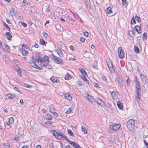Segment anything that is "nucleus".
<instances>
[{"label":"nucleus","mask_w":148,"mask_h":148,"mask_svg":"<svg viewBox=\"0 0 148 148\" xmlns=\"http://www.w3.org/2000/svg\"><path fill=\"white\" fill-rule=\"evenodd\" d=\"M127 126L130 131L133 130L135 127V122L133 119H130L127 122Z\"/></svg>","instance_id":"nucleus-1"},{"label":"nucleus","mask_w":148,"mask_h":148,"mask_svg":"<svg viewBox=\"0 0 148 148\" xmlns=\"http://www.w3.org/2000/svg\"><path fill=\"white\" fill-rule=\"evenodd\" d=\"M56 138L61 140H64V139L66 141L67 139H69L65 135L63 134L61 132H60V133H58L57 134V136H56Z\"/></svg>","instance_id":"nucleus-2"},{"label":"nucleus","mask_w":148,"mask_h":148,"mask_svg":"<svg viewBox=\"0 0 148 148\" xmlns=\"http://www.w3.org/2000/svg\"><path fill=\"white\" fill-rule=\"evenodd\" d=\"M118 56L119 58L123 59L124 58V53L121 47H120L118 49Z\"/></svg>","instance_id":"nucleus-3"},{"label":"nucleus","mask_w":148,"mask_h":148,"mask_svg":"<svg viewBox=\"0 0 148 148\" xmlns=\"http://www.w3.org/2000/svg\"><path fill=\"white\" fill-rule=\"evenodd\" d=\"M68 142L73 147L75 148H81L79 145L77 143L73 141H71L69 139H67Z\"/></svg>","instance_id":"nucleus-4"},{"label":"nucleus","mask_w":148,"mask_h":148,"mask_svg":"<svg viewBox=\"0 0 148 148\" xmlns=\"http://www.w3.org/2000/svg\"><path fill=\"white\" fill-rule=\"evenodd\" d=\"M42 57L41 55L39 53H37L36 54L34 58V61L36 62H41L42 61Z\"/></svg>","instance_id":"nucleus-5"},{"label":"nucleus","mask_w":148,"mask_h":148,"mask_svg":"<svg viewBox=\"0 0 148 148\" xmlns=\"http://www.w3.org/2000/svg\"><path fill=\"white\" fill-rule=\"evenodd\" d=\"M52 58L55 63L58 64H61L62 63V60L60 58L55 57L53 54H52Z\"/></svg>","instance_id":"nucleus-6"},{"label":"nucleus","mask_w":148,"mask_h":148,"mask_svg":"<svg viewBox=\"0 0 148 148\" xmlns=\"http://www.w3.org/2000/svg\"><path fill=\"white\" fill-rule=\"evenodd\" d=\"M121 125L119 124H115L114 125H110L109 128L113 130H117L120 128Z\"/></svg>","instance_id":"nucleus-7"},{"label":"nucleus","mask_w":148,"mask_h":148,"mask_svg":"<svg viewBox=\"0 0 148 148\" xmlns=\"http://www.w3.org/2000/svg\"><path fill=\"white\" fill-rule=\"evenodd\" d=\"M140 77L143 82L145 84H147L148 83V80L147 77L145 76L143 74L140 75Z\"/></svg>","instance_id":"nucleus-8"},{"label":"nucleus","mask_w":148,"mask_h":148,"mask_svg":"<svg viewBox=\"0 0 148 148\" xmlns=\"http://www.w3.org/2000/svg\"><path fill=\"white\" fill-rule=\"evenodd\" d=\"M15 95H13L11 93L5 95V97L6 99H12L15 97Z\"/></svg>","instance_id":"nucleus-9"},{"label":"nucleus","mask_w":148,"mask_h":148,"mask_svg":"<svg viewBox=\"0 0 148 148\" xmlns=\"http://www.w3.org/2000/svg\"><path fill=\"white\" fill-rule=\"evenodd\" d=\"M41 62H44L45 63H48V64L49 62V57L47 56H44L43 58H42V61Z\"/></svg>","instance_id":"nucleus-10"},{"label":"nucleus","mask_w":148,"mask_h":148,"mask_svg":"<svg viewBox=\"0 0 148 148\" xmlns=\"http://www.w3.org/2000/svg\"><path fill=\"white\" fill-rule=\"evenodd\" d=\"M2 47L3 49L6 52H8L9 50V47L5 43H4Z\"/></svg>","instance_id":"nucleus-11"},{"label":"nucleus","mask_w":148,"mask_h":148,"mask_svg":"<svg viewBox=\"0 0 148 148\" xmlns=\"http://www.w3.org/2000/svg\"><path fill=\"white\" fill-rule=\"evenodd\" d=\"M50 79L52 82H53L58 83L59 82L58 79L56 77L54 76L51 77Z\"/></svg>","instance_id":"nucleus-12"},{"label":"nucleus","mask_w":148,"mask_h":148,"mask_svg":"<svg viewBox=\"0 0 148 148\" xmlns=\"http://www.w3.org/2000/svg\"><path fill=\"white\" fill-rule=\"evenodd\" d=\"M87 96L86 97V98L91 103H93V101H94V99L91 96H90L88 94H87Z\"/></svg>","instance_id":"nucleus-13"},{"label":"nucleus","mask_w":148,"mask_h":148,"mask_svg":"<svg viewBox=\"0 0 148 148\" xmlns=\"http://www.w3.org/2000/svg\"><path fill=\"white\" fill-rule=\"evenodd\" d=\"M109 92L111 94V96L113 99H114L116 98L117 94L115 91H110Z\"/></svg>","instance_id":"nucleus-14"},{"label":"nucleus","mask_w":148,"mask_h":148,"mask_svg":"<svg viewBox=\"0 0 148 148\" xmlns=\"http://www.w3.org/2000/svg\"><path fill=\"white\" fill-rule=\"evenodd\" d=\"M56 29L60 31H63V28L60 25L57 24L55 25Z\"/></svg>","instance_id":"nucleus-15"},{"label":"nucleus","mask_w":148,"mask_h":148,"mask_svg":"<svg viewBox=\"0 0 148 148\" xmlns=\"http://www.w3.org/2000/svg\"><path fill=\"white\" fill-rule=\"evenodd\" d=\"M136 83V91H140V86L139 82H137L135 83Z\"/></svg>","instance_id":"nucleus-16"},{"label":"nucleus","mask_w":148,"mask_h":148,"mask_svg":"<svg viewBox=\"0 0 148 148\" xmlns=\"http://www.w3.org/2000/svg\"><path fill=\"white\" fill-rule=\"evenodd\" d=\"M134 29L138 33H141V27L138 25H136L134 26Z\"/></svg>","instance_id":"nucleus-17"},{"label":"nucleus","mask_w":148,"mask_h":148,"mask_svg":"<svg viewBox=\"0 0 148 148\" xmlns=\"http://www.w3.org/2000/svg\"><path fill=\"white\" fill-rule=\"evenodd\" d=\"M56 51L60 57H62L63 56V53L60 50L57 49L56 50Z\"/></svg>","instance_id":"nucleus-18"},{"label":"nucleus","mask_w":148,"mask_h":148,"mask_svg":"<svg viewBox=\"0 0 148 148\" xmlns=\"http://www.w3.org/2000/svg\"><path fill=\"white\" fill-rule=\"evenodd\" d=\"M117 104L118 107L120 109H122L123 108V104L120 101H118L117 102Z\"/></svg>","instance_id":"nucleus-19"},{"label":"nucleus","mask_w":148,"mask_h":148,"mask_svg":"<svg viewBox=\"0 0 148 148\" xmlns=\"http://www.w3.org/2000/svg\"><path fill=\"white\" fill-rule=\"evenodd\" d=\"M30 64L31 66L37 69L38 67V65L34 62H31Z\"/></svg>","instance_id":"nucleus-20"},{"label":"nucleus","mask_w":148,"mask_h":148,"mask_svg":"<svg viewBox=\"0 0 148 148\" xmlns=\"http://www.w3.org/2000/svg\"><path fill=\"white\" fill-rule=\"evenodd\" d=\"M22 53L24 56H27L28 54V51H26L24 48L22 49Z\"/></svg>","instance_id":"nucleus-21"},{"label":"nucleus","mask_w":148,"mask_h":148,"mask_svg":"<svg viewBox=\"0 0 148 148\" xmlns=\"http://www.w3.org/2000/svg\"><path fill=\"white\" fill-rule=\"evenodd\" d=\"M105 11L106 13L108 14H110L112 12L111 11V8L110 7H108L106 9Z\"/></svg>","instance_id":"nucleus-22"},{"label":"nucleus","mask_w":148,"mask_h":148,"mask_svg":"<svg viewBox=\"0 0 148 148\" xmlns=\"http://www.w3.org/2000/svg\"><path fill=\"white\" fill-rule=\"evenodd\" d=\"M65 96L67 99L69 100V101H71L72 100V98L71 96L68 93L65 94Z\"/></svg>","instance_id":"nucleus-23"},{"label":"nucleus","mask_w":148,"mask_h":148,"mask_svg":"<svg viewBox=\"0 0 148 148\" xmlns=\"http://www.w3.org/2000/svg\"><path fill=\"white\" fill-rule=\"evenodd\" d=\"M6 35L7 36V38L9 40H10L12 37V35L9 32H6Z\"/></svg>","instance_id":"nucleus-24"},{"label":"nucleus","mask_w":148,"mask_h":148,"mask_svg":"<svg viewBox=\"0 0 148 148\" xmlns=\"http://www.w3.org/2000/svg\"><path fill=\"white\" fill-rule=\"evenodd\" d=\"M45 118L47 120H51L52 119V118L50 114H47L45 115Z\"/></svg>","instance_id":"nucleus-25"},{"label":"nucleus","mask_w":148,"mask_h":148,"mask_svg":"<svg viewBox=\"0 0 148 148\" xmlns=\"http://www.w3.org/2000/svg\"><path fill=\"white\" fill-rule=\"evenodd\" d=\"M10 14L12 16H14L15 15V11L13 8H12L10 10Z\"/></svg>","instance_id":"nucleus-26"},{"label":"nucleus","mask_w":148,"mask_h":148,"mask_svg":"<svg viewBox=\"0 0 148 148\" xmlns=\"http://www.w3.org/2000/svg\"><path fill=\"white\" fill-rule=\"evenodd\" d=\"M51 132L52 133L53 135L54 136H55L56 138V136H57V134L59 133L54 130H51Z\"/></svg>","instance_id":"nucleus-27"},{"label":"nucleus","mask_w":148,"mask_h":148,"mask_svg":"<svg viewBox=\"0 0 148 148\" xmlns=\"http://www.w3.org/2000/svg\"><path fill=\"white\" fill-rule=\"evenodd\" d=\"M136 93L137 95L135 96V98L136 99H139V95L140 94V91H136Z\"/></svg>","instance_id":"nucleus-28"},{"label":"nucleus","mask_w":148,"mask_h":148,"mask_svg":"<svg viewBox=\"0 0 148 148\" xmlns=\"http://www.w3.org/2000/svg\"><path fill=\"white\" fill-rule=\"evenodd\" d=\"M134 51L136 53H139V49L136 46L134 45Z\"/></svg>","instance_id":"nucleus-29"},{"label":"nucleus","mask_w":148,"mask_h":148,"mask_svg":"<svg viewBox=\"0 0 148 148\" xmlns=\"http://www.w3.org/2000/svg\"><path fill=\"white\" fill-rule=\"evenodd\" d=\"M73 14L75 17L79 21H81V18L79 17V16L73 12H72Z\"/></svg>","instance_id":"nucleus-30"},{"label":"nucleus","mask_w":148,"mask_h":148,"mask_svg":"<svg viewBox=\"0 0 148 148\" xmlns=\"http://www.w3.org/2000/svg\"><path fill=\"white\" fill-rule=\"evenodd\" d=\"M14 121V118L12 117H11L9 118L8 123L11 124L13 123Z\"/></svg>","instance_id":"nucleus-31"},{"label":"nucleus","mask_w":148,"mask_h":148,"mask_svg":"<svg viewBox=\"0 0 148 148\" xmlns=\"http://www.w3.org/2000/svg\"><path fill=\"white\" fill-rule=\"evenodd\" d=\"M49 110L50 112L52 114L55 112V110L54 108L53 107H52L51 106H50L49 107Z\"/></svg>","instance_id":"nucleus-32"},{"label":"nucleus","mask_w":148,"mask_h":148,"mask_svg":"<svg viewBox=\"0 0 148 148\" xmlns=\"http://www.w3.org/2000/svg\"><path fill=\"white\" fill-rule=\"evenodd\" d=\"M40 42L42 45H45V44L47 43V42L42 39H40Z\"/></svg>","instance_id":"nucleus-33"},{"label":"nucleus","mask_w":148,"mask_h":148,"mask_svg":"<svg viewBox=\"0 0 148 148\" xmlns=\"http://www.w3.org/2000/svg\"><path fill=\"white\" fill-rule=\"evenodd\" d=\"M67 132L68 134L71 136H73L74 135L73 132L70 130H67Z\"/></svg>","instance_id":"nucleus-34"},{"label":"nucleus","mask_w":148,"mask_h":148,"mask_svg":"<svg viewBox=\"0 0 148 148\" xmlns=\"http://www.w3.org/2000/svg\"><path fill=\"white\" fill-rule=\"evenodd\" d=\"M129 34L132 37H134L135 36L134 32L132 30L129 32Z\"/></svg>","instance_id":"nucleus-35"},{"label":"nucleus","mask_w":148,"mask_h":148,"mask_svg":"<svg viewBox=\"0 0 148 148\" xmlns=\"http://www.w3.org/2000/svg\"><path fill=\"white\" fill-rule=\"evenodd\" d=\"M82 130L83 132L85 134H87V131L86 129V128L84 127H83V126H82Z\"/></svg>","instance_id":"nucleus-36"},{"label":"nucleus","mask_w":148,"mask_h":148,"mask_svg":"<svg viewBox=\"0 0 148 148\" xmlns=\"http://www.w3.org/2000/svg\"><path fill=\"white\" fill-rule=\"evenodd\" d=\"M41 63H40V65L41 66H44L45 67H46L48 65V63H45V62H41Z\"/></svg>","instance_id":"nucleus-37"},{"label":"nucleus","mask_w":148,"mask_h":148,"mask_svg":"<svg viewBox=\"0 0 148 148\" xmlns=\"http://www.w3.org/2000/svg\"><path fill=\"white\" fill-rule=\"evenodd\" d=\"M135 20L137 21L138 22H139L141 20L140 17L137 16H136L134 17Z\"/></svg>","instance_id":"nucleus-38"},{"label":"nucleus","mask_w":148,"mask_h":148,"mask_svg":"<svg viewBox=\"0 0 148 148\" xmlns=\"http://www.w3.org/2000/svg\"><path fill=\"white\" fill-rule=\"evenodd\" d=\"M142 38L143 40H147V34L145 32L143 34V35Z\"/></svg>","instance_id":"nucleus-39"},{"label":"nucleus","mask_w":148,"mask_h":148,"mask_svg":"<svg viewBox=\"0 0 148 148\" xmlns=\"http://www.w3.org/2000/svg\"><path fill=\"white\" fill-rule=\"evenodd\" d=\"M19 25H23V26L24 27H26L27 26V24L26 23L22 22L21 21H19Z\"/></svg>","instance_id":"nucleus-40"},{"label":"nucleus","mask_w":148,"mask_h":148,"mask_svg":"<svg viewBox=\"0 0 148 148\" xmlns=\"http://www.w3.org/2000/svg\"><path fill=\"white\" fill-rule=\"evenodd\" d=\"M131 23L132 24H134L136 23L135 19L134 17H133L131 21Z\"/></svg>","instance_id":"nucleus-41"},{"label":"nucleus","mask_w":148,"mask_h":148,"mask_svg":"<svg viewBox=\"0 0 148 148\" xmlns=\"http://www.w3.org/2000/svg\"><path fill=\"white\" fill-rule=\"evenodd\" d=\"M107 64L109 69L113 67V66L112 63L110 62L108 63V62H107Z\"/></svg>","instance_id":"nucleus-42"},{"label":"nucleus","mask_w":148,"mask_h":148,"mask_svg":"<svg viewBox=\"0 0 148 148\" xmlns=\"http://www.w3.org/2000/svg\"><path fill=\"white\" fill-rule=\"evenodd\" d=\"M86 76H82V78L83 80H84L85 81H86V82L87 83H88V84H89V83H88L89 81L87 79V78L86 77H85Z\"/></svg>","instance_id":"nucleus-43"},{"label":"nucleus","mask_w":148,"mask_h":148,"mask_svg":"<svg viewBox=\"0 0 148 148\" xmlns=\"http://www.w3.org/2000/svg\"><path fill=\"white\" fill-rule=\"evenodd\" d=\"M46 12L48 13L50 12V5L48 6L46 8Z\"/></svg>","instance_id":"nucleus-44"},{"label":"nucleus","mask_w":148,"mask_h":148,"mask_svg":"<svg viewBox=\"0 0 148 148\" xmlns=\"http://www.w3.org/2000/svg\"><path fill=\"white\" fill-rule=\"evenodd\" d=\"M3 25L5 26V27L6 28V29L8 30L9 31H10V27L8 26L7 24H6L5 23H3Z\"/></svg>","instance_id":"nucleus-45"},{"label":"nucleus","mask_w":148,"mask_h":148,"mask_svg":"<svg viewBox=\"0 0 148 148\" xmlns=\"http://www.w3.org/2000/svg\"><path fill=\"white\" fill-rule=\"evenodd\" d=\"M102 100L99 98H97V100L96 101L97 102L98 104L100 105L102 101Z\"/></svg>","instance_id":"nucleus-46"},{"label":"nucleus","mask_w":148,"mask_h":148,"mask_svg":"<svg viewBox=\"0 0 148 148\" xmlns=\"http://www.w3.org/2000/svg\"><path fill=\"white\" fill-rule=\"evenodd\" d=\"M22 47L26 48L27 49H29V46L25 44H23L22 45Z\"/></svg>","instance_id":"nucleus-47"},{"label":"nucleus","mask_w":148,"mask_h":148,"mask_svg":"<svg viewBox=\"0 0 148 148\" xmlns=\"http://www.w3.org/2000/svg\"><path fill=\"white\" fill-rule=\"evenodd\" d=\"M109 70L111 73H113L114 72V69L113 67L109 69Z\"/></svg>","instance_id":"nucleus-48"},{"label":"nucleus","mask_w":148,"mask_h":148,"mask_svg":"<svg viewBox=\"0 0 148 148\" xmlns=\"http://www.w3.org/2000/svg\"><path fill=\"white\" fill-rule=\"evenodd\" d=\"M122 2V5H126V6L127 5V4L126 2V0H121Z\"/></svg>","instance_id":"nucleus-49"},{"label":"nucleus","mask_w":148,"mask_h":148,"mask_svg":"<svg viewBox=\"0 0 148 148\" xmlns=\"http://www.w3.org/2000/svg\"><path fill=\"white\" fill-rule=\"evenodd\" d=\"M134 81L135 83L137 82H139L138 78L136 76H135L134 78Z\"/></svg>","instance_id":"nucleus-50"},{"label":"nucleus","mask_w":148,"mask_h":148,"mask_svg":"<svg viewBox=\"0 0 148 148\" xmlns=\"http://www.w3.org/2000/svg\"><path fill=\"white\" fill-rule=\"evenodd\" d=\"M100 105L101 106L104 107L106 106L105 103L102 100V101Z\"/></svg>","instance_id":"nucleus-51"},{"label":"nucleus","mask_w":148,"mask_h":148,"mask_svg":"<svg viewBox=\"0 0 148 148\" xmlns=\"http://www.w3.org/2000/svg\"><path fill=\"white\" fill-rule=\"evenodd\" d=\"M80 40L81 42L82 43H84L85 42V39L82 37H80Z\"/></svg>","instance_id":"nucleus-52"},{"label":"nucleus","mask_w":148,"mask_h":148,"mask_svg":"<svg viewBox=\"0 0 148 148\" xmlns=\"http://www.w3.org/2000/svg\"><path fill=\"white\" fill-rule=\"evenodd\" d=\"M4 146L6 148H8L10 147V145L8 143H5L4 144Z\"/></svg>","instance_id":"nucleus-53"},{"label":"nucleus","mask_w":148,"mask_h":148,"mask_svg":"<svg viewBox=\"0 0 148 148\" xmlns=\"http://www.w3.org/2000/svg\"><path fill=\"white\" fill-rule=\"evenodd\" d=\"M43 34L44 37L46 38L48 37V35L47 33L44 32L43 33Z\"/></svg>","instance_id":"nucleus-54"},{"label":"nucleus","mask_w":148,"mask_h":148,"mask_svg":"<svg viewBox=\"0 0 148 148\" xmlns=\"http://www.w3.org/2000/svg\"><path fill=\"white\" fill-rule=\"evenodd\" d=\"M102 79L105 82H107V77L105 76H103L102 77Z\"/></svg>","instance_id":"nucleus-55"},{"label":"nucleus","mask_w":148,"mask_h":148,"mask_svg":"<svg viewBox=\"0 0 148 148\" xmlns=\"http://www.w3.org/2000/svg\"><path fill=\"white\" fill-rule=\"evenodd\" d=\"M126 83L127 85H130V81L129 80V78H128L126 81Z\"/></svg>","instance_id":"nucleus-56"},{"label":"nucleus","mask_w":148,"mask_h":148,"mask_svg":"<svg viewBox=\"0 0 148 148\" xmlns=\"http://www.w3.org/2000/svg\"><path fill=\"white\" fill-rule=\"evenodd\" d=\"M84 35L86 37H88V33L86 31L84 33Z\"/></svg>","instance_id":"nucleus-57"},{"label":"nucleus","mask_w":148,"mask_h":148,"mask_svg":"<svg viewBox=\"0 0 148 148\" xmlns=\"http://www.w3.org/2000/svg\"><path fill=\"white\" fill-rule=\"evenodd\" d=\"M69 48L70 49H71L72 51H74V46L73 45H70L69 46Z\"/></svg>","instance_id":"nucleus-58"},{"label":"nucleus","mask_w":148,"mask_h":148,"mask_svg":"<svg viewBox=\"0 0 148 148\" xmlns=\"http://www.w3.org/2000/svg\"><path fill=\"white\" fill-rule=\"evenodd\" d=\"M82 74L83 75V76L87 75L86 72V71L84 70L83 71V73H82Z\"/></svg>","instance_id":"nucleus-59"},{"label":"nucleus","mask_w":148,"mask_h":148,"mask_svg":"<svg viewBox=\"0 0 148 148\" xmlns=\"http://www.w3.org/2000/svg\"><path fill=\"white\" fill-rule=\"evenodd\" d=\"M17 73L18 75L20 76L22 75V74L21 71L20 70H18L17 71Z\"/></svg>","instance_id":"nucleus-60"},{"label":"nucleus","mask_w":148,"mask_h":148,"mask_svg":"<svg viewBox=\"0 0 148 148\" xmlns=\"http://www.w3.org/2000/svg\"><path fill=\"white\" fill-rule=\"evenodd\" d=\"M14 89L15 90L19 92H20V93H21L20 91L18 89V88L17 87H15L14 88Z\"/></svg>","instance_id":"nucleus-61"},{"label":"nucleus","mask_w":148,"mask_h":148,"mask_svg":"<svg viewBox=\"0 0 148 148\" xmlns=\"http://www.w3.org/2000/svg\"><path fill=\"white\" fill-rule=\"evenodd\" d=\"M144 144H145V145H146L147 148H148L147 146L148 145V143L147 141L145 140H144Z\"/></svg>","instance_id":"nucleus-62"},{"label":"nucleus","mask_w":148,"mask_h":148,"mask_svg":"<svg viewBox=\"0 0 148 148\" xmlns=\"http://www.w3.org/2000/svg\"><path fill=\"white\" fill-rule=\"evenodd\" d=\"M71 112V110L70 108L65 113L66 114H68L69 113Z\"/></svg>","instance_id":"nucleus-63"},{"label":"nucleus","mask_w":148,"mask_h":148,"mask_svg":"<svg viewBox=\"0 0 148 148\" xmlns=\"http://www.w3.org/2000/svg\"><path fill=\"white\" fill-rule=\"evenodd\" d=\"M54 17L55 18V19L57 18L58 17V14H55V13H54Z\"/></svg>","instance_id":"nucleus-64"}]
</instances>
